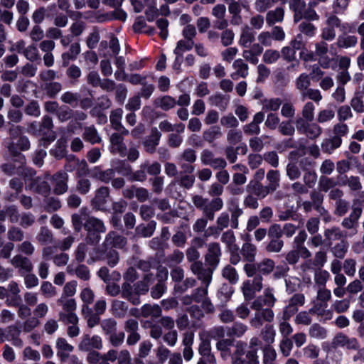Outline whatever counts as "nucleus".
<instances>
[{"mask_svg": "<svg viewBox=\"0 0 364 364\" xmlns=\"http://www.w3.org/2000/svg\"><path fill=\"white\" fill-rule=\"evenodd\" d=\"M284 9L279 6L273 10H269L265 16L266 23L268 26H273L276 23H281L284 19Z\"/></svg>", "mask_w": 364, "mask_h": 364, "instance_id": "22", "label": "nucleus"}, {"mask_svg": "<svg viewBox=\"0 0 364 364\" xmlns=\"http://www.w3.org/2000/svg\"><path fill=\"white\" fill-rule=\"evenodd\" d=\"M323 236L326 245L331 247L334 241L339 240L340 242L346 239L347 232L343 231L339 227L333 226L324 230Z\"/></svg>", "mask_w": 364, "mask_h": 364, "instance_id": "16", "label": "nucleus"}, {"mask_svg": "<svg viewBox=\"0 0 364 364\" xmlns=\"http://www.w3.org/2000/svg\"><path fill=\"white\" fill-rule=\"evenodd\" d=\"M7 149L9 154L14 159V161L18 163V165L16 166L11 163L3 164L1 169L4 173L9 176H12L14 174L22 175L25 178L28 176H32L36 174L35 171H33L32 168L25 167V156L22 154L17 151L13 141L8 144Z\"/></svg>", "mask_w": 364, "mask_h": 364, "instance_id": "2", "label": "nucleus"}, {"mask_svg": "<svg viewBox=\"0 0 364 364\" xmlns=\"http://www.w3.org/2000/svg\"><path fill=\"white\" fill-rule=\"evenodd\" d=\"M241 291L242 292L245 301H249L255 298L257 291L253 289V286L251 284L250 279L243 282Z\"/></svg>", "mask_w": 364, "mask_h": 364, "instance_id": "60", "label": "nucleus"}, {"mask_svg": "<svg viewBox=\"0 0 364 364\" xmlns=\"http://www.w3.org/2000/svg\"><path fill=\"white\" fill-rule=\"evenodd\" d=\"M221 242L225 244L228 250H239L236 244V237L232 230H228L224 232L221 236Z\"/></svg>", "mask_w": 364, "mask_h": 364, "instance_id": "49", "label": "nucleus"}, {"mask_svg": "<svg viewBox=\"0 0 364 364\" xmlns=\"http://www.w3.org/2000/svg\"><path fill=\"white\" fill-rule=\"evenodd\" d=\"M111 310L115 317L124 318L128 311V304L123 301L114 300L112 304Z\"/></svg>", "mask_w": 364, "mask_h": 364, "instance_id": "40", "label": "nucleus"}, {"mask_svg": "<svg viewBox=\"0 0 364 364\" xmlns=\"http://www.w3.org/2000/svg\"><path fill=\"white\" fill-rule=\"evenodd\" d=\"M84 227L87 232H105L106 230L103 222L95 217H87Z\"/></svg>", "mask_w": 364, "mask_h": 364, "instance_id": "30", "label": "nucleus"}, {"mask_svg": "<svg viewBox=\"0 0 364 364\" xmlns=\"http://www.w3.org/2000/svg\"><path fill=\"white\" fill-rule=\"evenodd\" d=\"M342 144V139L333 136L331 138L325 139L321 143L322 151L328 154H332Z\"/></svg>", "mask_w": 364, "mask_h": 364, "instance_id": "28", "label": "nucleus"}, {"mask_svg": "<svg viewBox=\"0 0 364 364\" xmlns=\"http://www.w3.org/2000/svg\"><path fill=\"white\" fill-rule=\"evenodd\" d=\"M336 116L335 111L331 108H326L320 110L317 114V122L324 124L332 121Z\"/></svg>", "mask_w": 364, "mask_h": 364, "instance_id": "61", "label": "nucleus"}, {"mask_svg": "<svg viewBox=\"0 0 364 364\" xmlns=\"http://www.w3.org/2000/svg\"><path fill=\"white\" fill-rule=\"evenodd\" d=\"M328 45L326 41H321L315 43V55L318 57L320 65L327 69L330 67V58L327 56Z\"/></svg>", "mask_w": 364, "mask_h": 364, "instance_id": "14", "label": "nucleus"}, {"mask_svg": "<svg viewBox=\"0 0 364 364\" xmlns=\"http://www.w3.org/2000/svg\"><path fill=\"white\" fill-rule=\"evenodd\" d=\"M311 203L314 205V209L316 210L321 215L323 212H326V210L323 206L324 196L323 195L316 191H312L310 193Z\"/></svg>", "mask_w": 364, "mask_h": 364, "instance_id": "41", "label": "nucleus"}, {"mask_svg": "<svg viewBox=\"0 0 364 364\" xmlns=\"http://www.w3.org/2000/svg\"><path fill=\"white\" fill-rule=\"evenodd\" d=\"M192 203L203 215L209 218L210 221L215 218V213L220 210L223 207V201L220 198H214L211 200L201 195L195 194L191 197Z\"/></svg>", "mask_w": 364, "mask_h": 364, "instance_id": "3", "label": "nucleus"}, {"mask_svg": "<svg viewBox=\"0 0 364 364\" xmlns=\"http://www.w3.org/2000/svg\"><path fill=\"white\" fill-rule=\"evenodd\" d=\"M268 186L271 190L275 191L279 186L280 173L277 170H269L267 173Z\"/></svg>", "mask_w": 364, "mask_h": 364, "instance_id": "57", "label": "nucleus"}, {"mask_svg": "<svg viewBox=\"0 0 364 364\" xmlns=\"http://www.w3.org/2000/svg\"><path fill=\"white\" fill-rule=\"evenodd\" d=\"M102 340L100 336L95 335L90 337L86 334L82 336V341L79 343V348L81 350L88 351L91 349L100 350L102 348Z\"/></svg>", "mask_w": 364, "mask_h": 364, "instance_id": "15", "label": "nucleus"}, {"mask_svg": "<svg viewBox=\"0 0 364 364\" xmlns=\"http://www.w3.org/2000/svg\"><path fill=\"white\" fill-rule=\"evenodd\" d=\"M10 263L18 269V273L21 276L31 272L33 270V264L31 260L21 255H15L11 260Z\"/></svg>", "mask_w": 364, "mask_h": 364, "instance_id": "13", "label": "nucleus"}, {"mask_svg": "<svg viewBox=\"0 0 364 364\" xmlns=\"http://www.w3.org/2000/svg\"><path fill=\"white\" fill-rule=\"evenodd\" d=\"M154 279L155 277L153 273H146L141 280L134 284L135 290L139 297L141 295H145L148 293L149 287L154 282Z\"/></svg>", "mask_w": 364, "mask_h": 364, "instance_id": "21", "label": "nucleus"}, {"mask_svg": "<svg viewBox=\"0 0 364 364\" xmlns=\"http://www.w3.org/2000/svg\"><path fill=\"white\" fill-rule=\"evenodd\" d=\"M156 222L151 221L146 225L140 224L136 228V234L138 236L149 237H151L156 229Z\"/></svg>", "mask_w": 364, "mask_h": 364, "instance_id": "51", "label": "nucleus"}, {"mask_svg": "<svg viewBox=\"0 0 364 364\" xmlns=\"http://www.w3.org/2000/svg\"><path fill=\"white\" fill-rule=\"evenodd\" d=\"M358 43V38L355 36L343 34L338 36L336 46L339 48H349L355 47Z\"/></svg>", "mask_w": 364, "mask_h": 364, "instance_id": "34", "label": "nucleus"}, {"mask_svg": "<svg viewBox=\"0 0 364 364\" xmlns=\"http://www.w3.org/2000/svg\"><path fill=\"white\" fill-rule=\"evenodd\" d=\"M233 71L230 74V77L233 80H238L240 78H246L249 75V66L241 58L234 60L232 65Z\"/></svg>", "mask_w": 364, "mask_h": 364, "instance_id": "17", "label": "nucleus"}, {"mask_svg": "<svg viewBox=\"0 0 364 364\" xmlns=\"http://www.w3.org/2000/svg\"><path fill=\"white\" fill-rule=\"evenodd\" d=\"M161 137V134L157 128H151L149 136L142 142L145 151L149 154H154L159 144Z\"/></svg>", "mask_w": 364, "mask_h": 364, "instance_id": "19", "label": "nucleus"}, {"mask_svg": "<svg viewBox=\"0 0 364 364\" xmlns=\"http://www.w3.org/2000/svg\"><path fill=\"white\" fill-rule=\"evenodd\" d=\"M261 336L262 340L267 343V345H271L275 341L276 331L274 326L272 324H267L261 330Z\"/></svg>", "mask_w": 364, "mask_h": 364, "instance_id": "55", "label": "nucleus"}, {"mask_svg": "<svg viewBox=\"0 0 364 364\" xmlns=\"http://www.w3.org/2000/svg\"><path fill=\"white\" fill-rule=\"evenodd\" d=\"M221 255V248L219 243H209L207 253L205 255V262L208 267H205L201 262H196L191 265V272L197 276L199 280L211 282L213 271L220 262Z\"/></svg>", "mask_w": 364, "mask_h": 364, "instance_id": "1", "label": "nucleus"}, {"mask_svg": "<svg viewBox=\"0 0 364 364\" xmlns=\"http://www.w3.org/2000/svg\"><path fill=\"white\" fill-rule=\"evenodd\" d=\"M86 208H82L80 213L72 215V223L74 229L76 231H80L84 225L86 220L87 219V214L86 213Z\"/></svg>", "mask_w": 364, "mask_h": 364, "instance_id": "54", "label": "nucleus"}, {"mask_svg": "<svg viewBox=\"0 0 364 364\" xmlns=\"http://www.w3.org/2000/svg\"><path fill=\"white\" fill-rule=\"evenodd\" d=\"M161 314V308L157 304H144L141 308V316L144 318L152 317L156 318L160 317Z\"/></svg>", "mask_w": 364, "mask_h": 364, "instance_id": "38", "label": "nucleus"}, {"mask_svg": "<svg viewBox=\"0 0 364 364\" xmlns=\"http://www.w3.org/2000/svg\"><path fill=\"white\" fill-rule=\"evenodd\" d=\"M109 196V189L107 186H102L98 188L95 197L92 198L91 203L92 205L96 209H101L104 207L107 202V198Z\"/></svg>", "mask_w": 364, "mask_h": 364, "instance_id": "24", "label": "nucleus"}, {"mask_svg": "<svg viewBox=\"0 0 364 364\" xmlns=\"http://www.w3.org/2000/svg\"><path fill=\"white\" fill-rule=\"evenodd\" d=\"M240 253L248 263H253L257 254V247L251 242H245L242 246Z\"/></svg>", "mask_w": 364, "mask_h": 364, "instance_id": "33", "label": "nucleus"}, {"mask_svg": "<svg viewBox=\"0 0 364 364\" xmlns=\"http://www.w3.org/2000/svg\"><path fill=\"white\" fill-rule=\"evenodd\" d=\"M82 138L91 144H100L102 141V137L94 125L84 128Z\"/></svg>", "mask_w": 364, "mask_h": 364, "instance_id": "29", "label": "nucleus"}, {"mask_svg": "<svg viewBox=\"0 0 364 364\" xmlns=\"http://www.w3.org/2000/svg\"><path fill=\"white\" fill-rule=\"evenodd\" d=\"M300 168L299 164L298 165L296 162H290L287 165V176L291 181L297 180L300 178L301 175Z\"/></svg>", "mask_w": 364, "mask_h": 364, "instance_id": "63", "label": "nucleus"}, {"mask_svg": "<svg viewBox=\"0 0 364 364\" xmlns=\"http://www.w3.org/2000/svg\"><path fill=\"white\" fill-rule=\"evenodd\" d=\"M91 258L93 261H106L110 267H115L119 261V252L112 247L102 245L92 252Z\"/></svg>", "mask_w": 364, "mask_h": 364, "instance_id": "5", "label": "nucleus"}, {"mask_svg": "<svg viewBox=\"0 0 364 364\" xmlns=\"http://www.w3.org/2000/svg\"><path fill=\"white\" fill-rule=\"evenodd\" d=\"M322 132V128L319 126L318 122H311L304 135L310 139H316L321 135Z\"/></svg>", "mask_w": 364, "mask_h": 364, "instance_id": "64", "label": "nucleus"}, {"mask_svg": "<svg viewBox=\"0 0 364 364\" xmlns=\"http://www.w3.org/2000/svg\"><path fill=\"white\" fill-rule=\"evenodd\" d=\"M247 190L253 193L259 199H263L268 196V194L274 192L268 186H264L259 182H250L247 186Z\"/></svg>", "mask_w": 364, "mask_h": 364, "instance_id": "25", "label": "nucleus"}, {"mask_svg": "<svg viewBox=\"0 0 364 364\" xmlns=\"http://www.w3.org/2000/svg\"><path fill=\"white\" fill-rule=\"evenodd\" d=\"M255 312L250 319V325L252 328L259 329L264 323H270L274 321V313L269 308H261L258 310H254Z\"/></svg>", "mask_w": 364, "mask_h": 364, "instance_id": "6", "label": "nucleus"}, {"mask_svg": "<svg viewBox=\"0 0 364 364\" xmlns=\"http://www.w3.org/2000/svg\"><path fill=\"white\" fill-rule=\"evenodd\" d=\"M196 182V177L193 174L181 173L180 176L176 178L175 182L178 183L181 188L189 190L194 186Z\"/></svg>", "mask_w": 364, "mask_h": 364, "instance_id": "48", "label": "nucleus"}, {"mask_svg": "<svg viewBox=\"0 0 364 364\" xmlns=\"http://www.w3.org/2000/svg\"><path fill=\"white\" fill-rule=\"evenodd\" d=\"M309 336L314 339L323 340L328 336L327 330L318 323H314L308 330Z\"/></svg>", "mask_w": 364, "mask_h": 364, "instance_id": "46", "label": "nucleus"}, {"mask_svg": "<svg viewBox=\"0 0 364 364\" xmlns=\"http://www.w3.org/2000/svg\"><path fill=\"white\" fill-rule=\"evenodd\" d=\"M248 326L241 322H235L230 327L228 328L227 335L230 337L240 338L247 331Z\"/></svg>", "mask_w": 364, "mask_h": 364, "instance_id": "42", "label": "nucleus"}, {"mask_svg": "<svg viewBox=\"0 0 364 364\" xmlns=\"http://www.w3.org/2000/svg\"><path fill=\"white\" fill-rule=\"evenodd\" d=\"M114 176V170L112 168V167L106 170L95 168L92 172L93 178L105 183L111 182Z\"/></svg>", "mask_w": 364, "mask_h": 364, "instance_id": "37", "label": "nucleus"}, {"mask_svg": "<svg viewBox=\"0 0 364 364\" xmlns=\"http://www.w3.org/2000/svg\"><path fill=\"white\" fill-rule=\"evenodd\" d=\"M112 168L114 173L117 172L124 176H129L132 173V168L125 160H117L112 162Z\"/></svg>", "mask_w": 364, "mask_h": 364, "instance_id": "44", "label": "nucleus"}, {"mask_svg": "<svg viewBox=\"0 0 364 364\" xmlns=\"http://www.w3.org/2000/svg\"><path fill=\"white\" fill-rule=\"evenodd\" d=\"M154 104L162 110L168 111L176 107V100L170 95H164L156 98L154 101Z\"/></svg>", "mask_w": 364, "mask_h": 364, "instance_id": "35", "label": "nucleus"}, {"mask_svg": "<svg viewBox=\"0 0 364 364\" xmlns=\"http://www.w3.org/2000/svg\"><path fill=\"white\" fill-rule=\"evenodd\" d=\"M122 297L134 306L141 304V299L135 290L134 285L129 282H123L122 284Z\"/></svg>", "mask_w": 364, "mask_h": 364, "instance_id": "18", "label": "nucleus"}, {"mask_svg": "<svg viewBox=\"0 0 364 364\" xmlns=\"http://www.w3.org/2000/svg\"><path fill=\"white\" fill-rule=\"evenodd\" d=\"M177 159L178 162L194 164L197 159L196 151L191 148L185 149Z\"/></svg>", "mask_w": 364, "mask_h": 364, "instance_id": "56", "label": "nucleus"}, {"mask_svg": "<svg viewBox=\"0 0 364 364\" xmlns=\"http://www.w3.org/2000/svg\"><path fill=\"white\" fill-rule=\"evenodd\" d=\"M275 268V262L270 258H264L257 263H247L244 265V271L247 277L256 274L267 276L272 273Z\"/></svg>", "mask_w": 364, "mask_h": 364, "instance_id": "4", "label": "nucleus"}, {"mask_svg": "<svg viewBox=\"0 0 364 364\" xmlns=\"http://www.w3.org/2000/svg\"><path fill=\"white\" fill-rule=\"evenodd\" d=\"M274 289L267 287L264 289L263 294L256 298L251 304L250 308L252 310H258L261 308H269L274 306L277 299L274 295Z\"/></svg>", "mask_w": 364, "mask_h": 364, "instance_id": "7", "label": "nucleus"}, {"mask_svg": "<svg viewBox=\"0 0 364 364\" xmlns=\"http://www.w3.org/2000/svg\"><path fill=\"white\" fill-rule=\"evenodd\" d=\"M294 83L296 89L301 95H303V92H305L306 90L309 89L311 85V79L308 74L304 73L299 75V77L295 80Z\"/></svg>", "mask_w": 364, "mask_h": 364, "instance_id": "50", "label": "nucleus"}, {"mask_svg": "<svg viewBox=\"0 0 364 364\" xmlns=\"http://www.w3.org/2000/svg\"><path fill=\"white\" fill-rule=\"evenodd\" d=\"M330 278V274L328 271L321 269H316L314 271V282L318 287H326L328 280Z\"/></svg>", "mask_w": 364, "mask_h": 364, "instance_id": "58", "label": "nucleus"}, {"mask_svg": "<svg viewBox=\"0 0 364 364\" xmlns=\"http://www.w3.org/2000/svg\"><path fill=\"white\" fill-rule=\"evenodd\" d=\"M299 166L304 172L303 175L304 184L309 189L314 188L317 181V174L315 171L308 168L307 166H311V163L306 159H303L299 161Z\"/></svg>", "mask_w": 364, "mask_h": 364, "instance_id": "11", "label": "nucleus"}, {"mask_svg": "<svg viewBox=\"0 0 364 364\" xmlns=\"http://www.w3.org/2000/svg\"><path fill=\"white\" fill-rule=\"evenodd\" d=\"M362 214V208L360 207H354L350 215L343 219L341 225L348 230L347 237L355 235L358 232V220Z\"/></svg>", "mask_w": 364, "mask_h": 364, "instance_id": "8", "label": "nucleus"}, {"mask_svg": "<svg viewBox=\"0 0 364 364\" xmlns=\"http://www.w3.org/2000/svg\"><path fill=\"white\" fill-rule=\"evenodd\" d=\"M349 244L346 239L341 240L335 245L330 247L331 252L337 259H343L348 250Z\"/></svg>", "mask_w": 364, "mask_h": 364, "instance_id": "31", "label": "nucleus"}, {"mask_svg": "<svg viewBox=\"0 0 364 364\" xmlns=\"http://www.w3.org/2000/svg\"><path fill=\"white\" fill-rule=\"evenodd\" d=\"M223 277L229 281L230 284H235L239 280V275L235 269L231 265H226L222 270Z\"/></svg>", "mask_w": 364, "mask_h": 364, "instance_id": "59", "label": "nucleus"}, {"mask_svg": "<svg viewBox=\"0 0 364 364\" xmlns=\"http://www.w3.org/2000/svg\"><path fill=\"white\" fill-rule=\"evenodd\" d=\"M254 41L255 33L248 26H244L241 30L239 44L244 48H248Z\"/></svg>", "mask_w": 364, "mask_h": 364, "instance_id": "36", "label": "nucleus"}, {"mask_svg": "<svg viewBox=\"0 0 364 364\" xmlns=\"http://www.w3.org/2000/svg\"><path fill=\"white\" fill-rule=\"evenodd\" d=\"M231 217L230 219V226L233 229H237L239 226V218L243 214V210L240 208L237 203H232L228 207Z\"/></svg>", "mask_w": 364, "mask_h": 364, "instance_id": "45", "label": "nucleus"}, {"mask_svg": "<svg viewBox=\"0 0 364 364\" xmlns=\"http://www.w3.org/2000/svg\"><path fill=\"white\" fill-rule=\"evenodd\" d=\"M263 363L274 364L277 354L275 349L271 345H266L263 349Z\"/></svg>", "mask_w": 364, "mask_h": 364, "instance_id": "62", "label": "nucleus"}, {"mask_svg": "<svg viewBox=\"0 0 364 364\" xmlns=\"http://www.w3.org/2000/svg\"><path fill=\"white\" fill-rule=\"evenodd\" d=\"M68 175L65 172H59L53 177V181L55 185L54 192L56 194H62L67 190Z\"/></svg>", "mask_w": 364, "mask_h": 364, "instance_id": "27", "label": "nucleus"}, {"mask_svg": "<svg viewBox=\"0 0 364 364\" xmlns=\"http://www.w3.org/2000/svg\"><path fill=\"white\" fill-rule=\"evenodd\" d=\"M103 243L112 248H123L127 245V239L115 232H110L107 235Z\"/></svg>", "mask_w": 364, "mask_h": 364, "instance_id": "26", "label": "nucleus"}, {"mask_svg": "<svg viewBox=\"0 0 364 364\" xmlns=\"http://www.w3.org/2000/svg\"><path fill=\"white\" fill-rule=\"evenodd\" d=\"M53 121L48 116H44L42 119L41 126L40 128V133L42 134V138L40 141V145L46 147L50 142L53 141L55 139V135L52 131Z\"/></svg>", "mask_w": 364, "mask_h": 364, "instance_id": "9", "label": "nucleus"}, {"mask_svg": "<svg viewBox=\"0 0 364 364\" xmlns=\"http://www.w3.org/2000/svg\"><path fill=\"white\" fill-rule=\"evenodd\" d=\"M263 48L259 43H254L250 49L242 51L244 59L251 64L256 65L259 62L258 57L262 53Z\"/></svg>", "mask_w": 364, "mask_h": 364, "instance_id": "23", "label": "nucleus"}, {"mask_svg": "<svg viewBox=\"0 0 364 364\" xmlns=\"http://www.w3.org/2000/svg\"><path fill=\"white\" fill-rule=\"evenodd\" d=\"M342 178L343 180L341 185L348 186L351 191H360L363 188L360 178L357 176H348L344 175Z\"/></svg>", "mask_w": 364, "mask_h": 364, "instance_id": "39", "label": "nucleus"}, {"mask_svg": "<svg viewBox=\"0 0 364 364\" xmlns=\"http://www.w3.org/2000/svg\"><path fill=\"white\" fill-rule=\"evenodd\" d=\"M337 186V182L333 177H328L326 176H321L319 178L318 188L320 191L327 193L331 190L335 188Z\"/></svg>", "mask_w": 364, "mask_h": 364, "instance_id": "43", "label": "nucleus"}, {"mask_svg": "<svg viewBox=\"0 0 364 364\" xmlns=\"http://www.w3.org/2000/svg\"><path fill=\"white\" fill-rule=\"evenodd\" d=\"M48 175L45 176L44 178L37 177L33 178L28 185V188L37 193L47 196L50 191V187L48 183Z\"/></svg>", "mask_w": 364, "mask_h": 364, "instance_id": "12", "label": "nucleus"}, {"mask_svg": "<svg viewBox=\"0 0 364 364\" xmlns=\"http://www.w3.org/2000/svg\"><path fill=\"white\" fill-rule=\"evenodd\" d=\"M193 46L194 41H189L184 38L178 41L173 50L174 54L176 55V60H178V58L182 57L184 52L191 50Z\"/></svg>", "mask_w": 364, "mask_h": 364, "instance_id": "52", "label": "nucleus"}, {"mask_svg": "<svg viewBox=\"0 0 364 364\" xmlns=\"http://www.w3.org/2000/svg\"><path fill=\"white\" fill-rule=\"evenodd\" d=\"M223 136L221 129L218 126H212L202 134L203 141L212 144Z\"/></svg>", "mask_w": 364, "mask_h": 364, "instance_id": "32", "label": "nucleus"}, {"mask_svg": "<svg viewBox=\"0 0 364 364\" xmlns=\"http://www.w3.org/2000/svg\"><path fill=\"white\" fill-rule=\"evenodd\" d=\"M298 30L307 38H314L317 33V27L309 21H301L298 26Z\"/></svg>", "mask_w": 364, "mask_h": 364, "instance_id": "47", "label": "nucleus"}, {"mask_svg": "<svg viewBox=\"0 0 364 364\" xmlns=\"http://www.w3.org/2000/svg\"><path fill=\"white\" fill-rule=\"evenodd\" d=\"M111 151L118 153L121 156L127 155V147L124 143V138L118 133H113L109 137Z\"/></svg>", "mask_w": 364, "mask_h": 364, "instance_id": "20", "label": "nucleus"}, {"mask_svg": "<svg viewBox=\"0 0 364 364\" xmlns=\"http://www.w3.org/2000/svg\"><path fill=\"white\" fill-rule=\"evenodd\" d=\"M336 347L345 348L350 350H358L360 348L358 340L355 337H349L343 333H337L333 339Z\"/></svg>", "mask_w": 364, "mask_h": 364, "instance_id": "10", "label": "nucleus"}, {"mask_svg": "<svg viewBox=\"0 0 364 364\" xmlns=\"http://www.w3.org/2000/svg\"><path fill=\"white\" fill-rule=\"evenodd\" d=\"M76 304L74 299H70V324L73 326H70V336H76L79 334V328L76 326L78 322V318L73 314L71 310L75 309Z\"/></svg>", "mask_w": 364, "mask_h": 364, "instance_id": "53", "label": "nucleus"}]
</instances>
